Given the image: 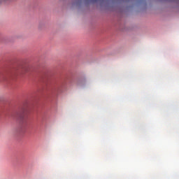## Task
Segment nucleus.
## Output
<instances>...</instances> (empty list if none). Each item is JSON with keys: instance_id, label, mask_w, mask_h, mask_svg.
Instances as JSON below:
<instances>
[{"instance_id": "f257e3e1", "label": "nucleus", "mask_w": 179, "mask_h": 179, "mask_svg": "<svg viewBox=\"0 0 179 179\" xmlns=\"http://www.w3.org/2000/svg\"><path fill=\"white\" fill-rule=\"evenodd\" d=\"M19 118L21 120V121H24L26 120V116H24V114L19 115Z\"/></svg>"}]
</instances>
